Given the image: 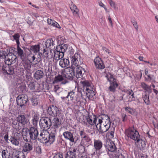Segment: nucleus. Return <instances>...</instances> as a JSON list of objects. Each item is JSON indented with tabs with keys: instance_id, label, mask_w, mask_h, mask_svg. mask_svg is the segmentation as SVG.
I'll use <instances>...</instances> for the list:
<instances>
[{
	"instance_id": "1",
	"label": "nucleus",
	"mask_w": 158,
	"mask_h": 158,
	"mask_svg": "<svg viewBox=\"0 0 158 158\" xmlns=\"http://www.w3.org/2000/svg\"><path fill=\"white\" fill-rule=\"evenodd\" d=\"M110 126V119L108 115H102L98 117V123L96 127L99 133L102 134L107 131Z\"/></svg>"
},
{
	"instance_id": "2",
	"label": "nucleus",
	"mask_w": 158,
	"mask_h": 158,
	"mask_svg": "<svg viewBox=\"0 0 158 158\" xmlns=\"http://www.w3.org/2000/svg\"><path fill=\"white\" fill-rule=\"evenodd\" d=\"M16 121L17 122L14 121L12 124L15 126L18 131H20L22 127L27 126L30 123L28 119L24 115H19Z\"/></svg>"
},
{
	"instance_id": "3",
	"label": "nucleus",
	"mask_w": 158,
	"mask_h": 158,
	"mask_svg": "<svg viewBox=\"0 0 158 158\" xmlns=\"http://www.w3.org/2000/svg\"><path fill=\"white\" fill-rule=\"evenodd\" d=\"M80 83L82 85L83 87V92H85L86 96L88 99H94V96L95 93L93 90L92 86H91V83L88 80H84L81 81Z\"/></svg>"
},
{
	"instance_id": "4",
	"label": "nucleus",
	"mask_w": 158,
	"mask_h": 158,
	"mask_svg": "<svg viewBox=\"0 0 158 158\" xmlns=\"http://www.w3.org/2000/svg\"><path fill=\"white\" fill-rule=\"evenodd\" d=\"M55 134L52 131L50 134L48 132L45 130L43 131L40 134V136L42 137L40 140H42L43 143H49L51 144L55 141Z\"/></svg>"
},
{
	"instance_id": "5",
	"label": "nucleus",
	"mask_w": 158,
	"mask_h": 158,
	"mask_svg": "<svg viewBox=\"0 0 158 158\" xmlns=\"http://www.w3.org/2000/svg\"><path fill=\"white\" fill-rule=\"evenodd\" d=\"M68 48L67 44H61L56 47L54 52V59L58 60L62 58L64 56V53L66 51Z\"/></svg>"
},
{
	"instance_id": "6",
	"label": "nucleus",
	"mask_w": 158,
	"mask_h": 158,
	"mask_svg": "<svg viewBox=\"0 0 158 158\" xmlns=\"http://www.w3.org/2000/svg\"><path fill=\"white\" fill-rule=\"evenodd\" d=\"M125 134L128 138H130L135 141H140L143 142L142 140H139L140 136L139 133L134 129L130 128L126 130L125 131Z\"/></svg>"
},
{
	"instance_id": "7",
	"label": "nucleus",
	"mask_w": 158,
	"mask_h": 158,
	"mask_svg": "<svg viewBox=\"0 0 158 158\" xmlns=\"http://www.w3.org/2000/svg\"><path fill=\"white\" fill-rule=\"evenodd\" d=\"M51 119L47 117L43 118L40 122V125L41 128L45 130L51 127Z\"/></svg>"
},
{
	"instance_id": "8",
	"label": "nucleus",
	"mask_w": 158,
	"mask_h": 158,
	"mask_svg": "<svg viewBox=\"0 0 158 158\" xmlns=\"http://www.w3.org/2000/svg\"><path fill=\"white\" fill-rule=\"evenodd\" d=\"M28 138L31 141H33L37 139L39 133L36 127H30L28 130Z\"/></svg>"
},
{
	"instance_id": "9",
	"label": "nucleus",
	"mask_w": 158,
	"mask_h": 158,
	"mask_svg": "<svg viewBox=\"0 0 158 158\" xmlns=\"http://www.w3.org/2000/svg\"><path fill=\"white\" fill-rule=\"evenodd\" d=\"M61 120L57 118H54L51 121V131L53 132L54 134H56L59 127L61 125Z\"/></svg>"
},
{
	"instance_id": "10",
	"label": "nucleus",
	"mask_w": 158,
	"mask_h": 158,
	"mask_svg": "<svg viewBox=\"0 0 158 158\" xmlns=\"http://www.w3.org/2000/svg\"><path fill=\"white\" fill-rule=\"evenodd\" d=\"M61 74L64 78L72 80L75 75V73L73 68L69 67L65 69L62 72Z\"/></svg>"
},
{
	"instance_id": "11",
	"label": "nucleus",
	"mask_w": 158,
	"mask_h": 158,
	"mask_svg": "<svg viewBox=\"0 0 158 158\" xmlns=\"http://www.w3.org/2000/svg\"><path fill=\"white\" fill-rule=\"evenodd\" d=\"M80 58V56L79 54L77 53H75L73 56L71 57L72 67V68H75L78 67L81 64L78 61V60Z\"/></svg>"
},
{
	"instance_id": "12",
	"label": "nucleus",
	"mask_w": 158,
	"mask_h": 158,
	"mask_svg": "<svg viewBox=\"0 0 158 158\" xmlns=\"http://www.w3.org/2000/svg\"><path fill=\"white\" fill-rule=\"evenodd\" d=\"M5 60L6 64L11 65L16 62V57L14 54H9L5 56Z\"/></svg>"
},
{
	"instance_id": "13",
	"label": "nucleus",
	"mask_w": 158,
	"mask_h": 158,
	"mask_svg": "<svg viewBox=\"0 0 158 158\" xmlns=\"http://www.w3.org/2000/svg\"><path fill=\"white\" fill-rule=\"evenodd\" d=\"M63 135L65 138L69 140L72 143H75L78 139L77 138H76L74 136L73 134L70 131H67L64 132Z\"/></svg>"
},
{
	"instance_id": "14",
	"label": "nucleus",
	"mask_w": 158,
	"mask_h": 158,
	"mask_svg": "<svg viewBox=\"0 0 158 158\" xmlns=\"http://www.w3.org/2000/svg\"><path fill=\"white\" fill-rule=\"evenodd\" d=\"M59 112L58 108L53 105L48 107V113L50 115L52 116H57L59 115Z\"/></svg>"
},
{
	"instance_id": "15",
	"label": "nucleus",
	"mask_w": 158,
	"mask_h": 158,
	"mask_svg": "<svg viewBox=\"0 0 158 158\" xmlns=\"http://www.w3.org/2000/svg\"><path fill=\"white\" fill-rule=\"evenodd\" d=\"M94 62L96 67L98 69H103L105 65L102 59L99 57H97L94 59Z\"/></svg>"
},
{
	"instance_id": "16",
	"label": "nucleus",
	"mask_w": 158,
	"mask_h": 158,
	"mask_svg": "<svg viewBox=\"0 0 158 158\" xmlns=\"http://www.w3.org/2000/svg\"><path fill=\"white\" fill-rule=\"evenodd\" d=\"M106 148L109 151L114 152L116 148L114 143L110 140L107 141L105 145Z\"/></svg>"
},
{
	"instance_id": "17",
	"label": "nucleus",
	"mask_w": 158,
	"mask_h": 158,
	"mask_svg": "<svg viewBox=\"0 0 158 158\" xmlns=\"http://www.w3.org/2000/svg\"><path fill=\"white\" fill-rule=\"evenodd\" d=\"M94 148L96 152L99 151L100 152V151L102 147L103 144L102 142L99 139H94Z\"/></svg>"
},
{
	"instance_id": "18",
	"label": "nucleus",
	"mask_w": 158,
	"mask_h": 158,
	"mask_svg": "<svg viewBox=\"0 0 158 158\" xmlns=\"http://www.w3.org/2000/svg\"><path fill=\"white\" fill-rule=\"evenodd\" d=\"M62 74H58V75L55 77L54 81H53V83H58L61 82V84H65L67 82V81L65 80Z\"/></svg>"
},
{
	"instance_id": "19",
	"label": "nucleus",
	"mask_w": 158,
	"mask_h": 158,
	"mask_svg": "<svg viewBox=\"0 0 158 158\" xmlns=\"http://www.w3.org/2000/svg\"><path fill=\"white\" fill-rule=\"evenodd\" d=\"M98 118H96L95 115L92 116H89L86 117V120L88 123L90 125H93L96 124V121L98 120Z\"/></svg>"
},
{
	"instance_id": "20",
	"label": "nucleus",
	"mask_w": 158,
	"mask_h": 158,
	"mask_svg": "<svg viewBox=\"0 0 158 158\" xmlns=\"http://www.w3.org/2000/svg\"><path fill=\"white\" fill-rule=\"evenodd\" d=\"M10 65H6L5 66H3L2 68V70L5 73L9 75H12L14 73V70Z\"/></svg>"
},
{
	"instance_id": "21",
	"label": "nucleus",
	"mask_w": 158,
	"mask_h": 158,
	"mask_svg": "<svg viewBox=\"0 0 158 158\" xmlns=\"http://www.w3.org/2000/svg\"><path fill=\"white\" fill-rule=\"evenodd\" d=\"M28 130L29 129L27 128L24 127H22V129L20 131H19V132L21 131V134L24 140L27 142H28V139H27V138H28Z\"/></svg>"
},
{
	"instance_id": "22",
	"label": "nucleus",
	"mask_w": 158,
	"mask_h": 158,
	"mask_svg": "<svg viewBox=\"0 0 158 158\" xmlns=\"http://www.w3.org/2000/svg\"><path fill=\"white\" fill-rule=\"evenodd\" d=\"M60 65L62 68H69V65L70 64L69 61L68 59H61L59 61Z\"/></svg>"
},
{
	"instance_id": "23",
	"label": "nucleus",
	"mask_w": 158,
	"mask_h": 158,
	"mask_svg": "<svg viewBox=\"0 0 158 158\" xmlns=\"http://www.w3.org/2000/svg\"><path fill=\"white\" fill-rule=\"evenodd\" d=\"M33 149V146L32 144L27 142L25 143L23 147L22 152L28 153Z\"/></svg>"
},
{
	"instance_id": "24",
	"label": "nucleus",
	"mask_w": 158,
	"mask_h": 158,
	"mask_svg": "<svg viewBox=\"0 0 158 158\" xmlns=\"http://www.w3.org/2000/svg\"><path fill=\"white\" fill-rule=\"evenodd\" d=\"M106 77L108 80L110 82V84L114 85L116 86H118V85L117 82V80L114 77L113 75L110 73L107 75Z\"/></svg>"
},
{
	"instance_id": "25",
	"label": "nucleus",
	"mask_w": 158,
	"mask_h": 158,
	"mask_svg": "<svg viewBox=\"0 0 158 158\" xmlns=\"http://www.w3.org/2000/svg\"><path fill=\"white\" fill-rule=\"evenodd\" d=\"M76 71V76L77 78L81 77H82L83 74H84L85 72L84 69L80 66L77 67Z\"/></svg>"
},
{
	"instance_id": "26",
	"label": "nucleus",
	"mask_w": 158,
	"mask_h": 158,
	"mask_svg": "<svg viewBox=\"0 0 158 158\" xmlns=\"http://www.w3.org/2000/svg\"><path fill=\"white\" fill-rule=\"evenodd\" d=\"M18 134H19L17 132L15 133L14 136H11L9 139L13 144L16 146H18L19 145V142L18 141L19 139H17V138L16 137Z\"/></svg>"
},
{
	"instance_id": "27",
	"label": "nucleus",
	"mask_w": 158,
	"mask_h": 158,
	"mask_svg": "<svg viewBox=\"0 0 158 158\" xmlns=\"http://www.w3.org/2000/svg\"><path fill=\"white\" fill-rule=\"evenodd\" d=\"M54 45V40L52 38H50L47 40L45 43V45L46 48H52Z\"/></svg>"
},
{
	"instance_id": "28",
	"label": "nucleus",
	"mask_w": 158,
	"mask_h": 158,
	"mask_svg": "<svg viewBox=\"0 0 158 158\" xmlns=\"http://www.w3.org/2000/svg\"><path fill=\"white\" fill-rule=\"evenodd\" d=\"M70 8L74 16L79 15V10L77 8L75 5L73 4H72L70 5Z\"/></svg>"
},
{
	"instance_id": "29",
	"label": "nucleus",
	"mask_w": 158,
	"mask_h": 158,
	"mask_svg": "<svg viewBox=\"0 0 158 158\" xmlns=\"http://www.w3.org/2000/svg\"><path fill=\"white\" fill-rule=\"evenodd\" d=\"M17 54L22 59H23L24 56L23 50L19 47V45H17Z\"/></svg>"
},
{
	"instance_id": "30",
	"label": "nucleus",
	"mask_w": 158,
	"mask_h": 158,
	"mask_svg": "<svg viewBox=\"0 0 158 158\" xmlns=\"http://www.w3.org/2000/svg\"><path fill=\"white\" fill-rule=\"evenodd\" d=\"M76 152V149L74 148H70L69 151L66 154V155H69V157H75Z\"/></svg>"
},
{
	"instance_id": "31",
	"label": "nucleus",
	"mask_w": 158,
	"mask_h": 158,
	"mask_svg": "<svg viewBox=\"0 0 158 158\" xmlns=\"http://www.w3.org/2000/svg\"><path fill=\"white\" fill-rule=\"evenodd\" d=\"M12 158H26V157L23 152H19L17 153H14L12 155Z\"/></svg>"
},
{
	"instance_id": "32",
	"label": "nucleus",
	"mask_w": 158,
	"mask_h": 158,
	"mask_svg": "<svg viewBox=\"0 0 158 158\" xmlns=\"http://www.w3.org/2000/svg\"><path fill=\"white\" fill-rule=\"evenodd\" d=\"M44 73L42 71L38 70L34 74L35 78L37 80L42 78L43 76Z\"/></svg>"
},
{
	"instance_id": "33",
	"label": "nucleus",
	"mask_w": 158,
	"mask_h": 158,
	"mask_svg": "<svg viewBox=\"0 0 158 158\" xmlns=\"http://www.w3.org/2000/svg\"><path fill=\"white\" fill-rule=\"evenodd\" d=\"M47 21L49 25H51L54 27H55L57 28L60 27V25L57 23L52 19H48Z\"/></svg>"
},
{
	"instance_id": "34",
	"label": "nucleus",
	"mask_w": 158,
	"mask_h": 158,
	"mask_svg": "<svg viewBox=\"0 0 158 158\" xmlns=\"http://www.w3.org/2000/svg\"><path fill=\"white\" fill-rule=\"evenodd\" d=\"M44 56L47 60H49L52 57V54L51 51H50V54L47 51H46L45 49L44 50L43 53Z\"/></svg>"
},
{
	"instance_id": "35",
	"label": "nucleus",
	"mask_w": 158,
	"mask_h": 158,
	"mask_svg": "<svg viewBox=\"0 0 158 158\" xmlns=\"http://www.w3.org/2000/svg\"><path fill=\"white\" fill-rule=\"evenodd\" d=\"M14 98H16V99H28L27 96L25 94H21L18 95V94L14 95L13 94Z\"/></svg>"
},
{
	"instance_id": "36",
	"label": "nucleus",
	"mask_w": 158,
	"mask_h": 158,
	"mask_svg": "<svg viewBox=\"0 0 158 158\" xmlns=\"http://www.w3.org/2000/svg\"><path fill=\"white\" fill-rule=\"evenodd\" d=\"M16 101L17 105L21 107L26 103L27 100V99H16Z\"/></svg>"
},
{
	"instance_id": "37",
	"label": "nucleus",
	"mask_w": 158,
	"mask_h": 158,
	"mask_svg": "<svg viewBox=\"0 0 158 158\" xmlns=\"http://www.w3.org/2000/svg\"><path fill=\"white\" fill-rule=\"evenodd\" d=\"M40 47L39 45L32 46L31 48V49L34 53L38 52L40 51Z\"/></svg>"
},
{
	"instance_id": "38",
	"label": "nucleus",
	"mask_w": 158,
	"mask_h": 158,
	"mask_svg": "<svg viewBox=\"0 0 158 158\" xmlns=\"http://www.w3.org/2000/svg\"><path fill=\"white\" fill-rule=\"evenodd\" d=\"M115 155V158H129V157L126 154H122L118 153L117 152H116Z\"/></svg>"
},
{
	"instance_id": "39",
	"label": "nucleus",
	"mask_w": 158,
	"mask_h": 158,
	"mask_svg": "<svg viewBox=\"0 0 158 158\" xmlns=\"http://www.w3.org/2000/svg\"><path fill=\"white\" fill-rule=\"evenodd\" d=\"M14 39L16 41L17 45H20V43L19 41L20 35L19 33H15L13 35Z\"/></svg>"
},
{
	"instance_id": "40",
	"label": "nucleus",
	"mask_w": 158,
	"mask_h": 158,
	"mask_svg": "<svg viewBox=\"0 0 158 158\" xmlns=\"http://www.w3.org/2000/svg\"><path fill=\"white\" fill-rule=\"evenodd\" d=\"M125 110L132 115L135 114H136L135 111L133 109L128 107H126L125 108Z\"/></svg>"
},
{
	"instance_id": "41",
	"label": "nucleus",
	"mask_w": 158,
	"mask_h": 158,
	"mask_svg": "<svg viewBox=\"0 0 158 158\" xmlns=\"http://www.w3.org/2000/svg\"><path fill=\"white\" fill-rule=\"evenodd\" d=\"M69 97L71 99H73L76 97V94L73 90L70 91L69 93L66 98H68Z\"/></svg>"
},
{
	"instance_id": "42",
	"label": "nucleus",
	"mask_w": 158,
	"mask_h": 158,
	"mask_svg": "<svg viewBox=\"0 0 158 158\" xmlns=\"http://www.w3.org/2000/svg\"><path fill=\"white\" fill-rule=\"evenodd\" d=\"M141 87L144 90L146 91H149L151 87L144 82L141 83Z\"/></svg>"
},
{
	"instance_id": "43",
	"label": "nucleus",
	"mask_w": 158,
	"mask_h": 158,
	"mask_svg": "<svg viewBox=\"0 0 158 158\" xmlns=\"http://www.w3.org/2000/svg\"><path fill=\"white\" fill-rule=\"evenodd\" d=\"M36 83L34 82H30L28 84V87L31 90L35 91V89Z\"/></svg>"
},
{
	"instance_id": "44",
	"label": "nucleus",
	"mask_w": 158,
	"mask_h": 158,
	"mask_svg": "<svg viewBox=\"0 0 158 158\" xmlns=\"http://www.w3.org/2000/svg\"><path fill=\"white\" fill-rule=\"evenodd\" d=\"M38 120V117L37 115H35L32 119V123L34 126V127H36L37 126Z\"/></svg>"
},
{
	"instance_id": "45",
	"label": "nucleus",
	"mask_w": 158,
	"mask_h": 158,
	"mask_svg": "<svg viewBox=\"0 0 158 158\" xmlns=\"http://www.w3.org/2000/svg\"><path fill=\"white\" fill-rule=\"evenodd\" d=\"M42 89V88L41 85L38 83H36L35 89L34 91L39 92Z\"/></svg>"
},
{
	"instance_id": "46",
	"label": "nucleus",
	"mask_w": 158,
	"mask_h": 158,
	"mask_svg": "<svg viewBox=\"0 0 158 158\" xmlns=\"http://www.w3.org/2000/svg\"><path fill=\"white\" fill-rule=\"evenodd\" d=\"M139 140H142L143 142L140 141H136V142L138 143L139 145V147L140 148H143L145 146L144 142L143 141L142 139H140V138H139Z\"/></svg>"
},
{
	"instance_id": "47",
	"label": "nucleus",
	"mask_w": 158,
	"mask_h": 158,
	"mask_svg": "<svg viewBox=\"0 0 158 158\" xmlns=\"http://www.w3.org/2000/svg\"><path fill=\"white\" fill-rule=\"evenodd\" d=\"M2 153V158H7L8 156V151L7 150H3Z\"/></svg>"
},
{
	"instance_id": "48",
	"label": "nucleus",
	"mask_w": 158,
	"mask_h": 158,
	"mask_svg": "<svg viewBox=\"0 0 158 158\" xmlns=\"http://www.w3.org/2000/svg\"><path fill=\"white\" fill-rule=\"evenodd\" d=\"M118 86H116L115 85L110 84L109 87V90L111 92H114L115 91V89Z\"/></svg>"
},
{
	"instance_id": "49",
	"label": "nucleus",
	"mask_w": 158,
	"mask_h": 158,
	"mask_svg": "<svg viewBox=\"0 0 158 158\" xmlns=\"http://www.w3.org/2000/svg\"><path fill=\"white\" fill-rule=\"evenodd\" d=\"M82 139L83 140L86 142H89L91 141V139L87 135L84 136Z\"/></svg>"
},
{
	"instance_id": "50",
	"label": "nucleus",
	"mask_w": 158,
	"mask_h": 158,
	"mask_svg": "<svg viewBox=\"0 0 158 158\" xmlns=\"http://www.w3.org/2000/svg\"><path fill=\"white\" fill-rule=\"evenodd\" d=\"M127 93L128 95L129 96L131 95V96L130 97V98H134V92L132 91V90H128L127 91Z\"/></svg>"
},
{
	"instance_id": "51",
	"label": "nucleus",
	"mask_w": 158,
	"mask_h": 158,
	"mask_svg": "<svg viewBox=\"0 0 158 158\" xmlns=\"http://www.w3.org/2000/svg\"><path fill=\"white\" fill-rule=\"evenodd\" d=\"M73 100H75L77 101L76 99H70L68 101V102L67 104L69 105H71V106H73L74 104L75 103V101H73Z\"/></svg>"
},
{
	"instance_id": "52",
	"label": "nucleus",
	"mask_w": 158,
	"mask_h": 158,
	"mask_svg": "<svg viewBox=\"0 0 158 158\" xmlns=\"http://www.w3.org/2000/svg\"><path fill=\"white\" fill-rule=\"evenodd\" d=\"M108 2L111 6L114 8H115V3L112 0H108Z\"/></svg>"
},
{
	"instance_id": "53",
	"label": "nucleus",
	"mask_w": 158,
	"mask_h": 158,
	"mask_svg": "<svg viewBox=\"0 0 158 158\" xmlns=\"http://www.w3.org/2000/svg\"><path fill=\"white\" fill-rule=\"evenodd\" d=\"M53 158H63V155L60 154H55L53 157Z\"/></svg>"
},
{
	"instance_id": "54",
	"label": "nucleus",
	"mask_w": 158,
	"mask_h": 158,
	"mask_svg": "<svg viewBox=\"0 0 158 158\" xmlns=\"http://www.w3.org/2000/svg\"><path fill=\"white\" fill-rule=\"evenodd\" d=\"M147 78H146V79L148 81H151L153 80V76L152 75H151L149 74L147 76Z\"/></svg>"
},
{
	"instance_id": "55",
	"label": "nucleus",
	"mask_w": 158,
	"mask_h": 158,
	"mask_svg": "<svg viewBox=\"0 0 158 158\" xmlns=\"http://www.w3.org/2000/svg\"><path fill=\"white\" fill-rule=\"evenodd\" d=\"M132 22V24H133L134 26V27L135 28V29L137 30H138V27L137 23L135 21Z\"/></svg>"
},
{
	"instance_id": "56",
	"label": "nucleus",
	"mask_w": 158,
	"mask_h": 158,
	"mask_svg": "<svg viewBox=\"0 0 158 158\" xmlns=\"http://www.w3.org/2000/svg\"><path fill=\"white\" fill-rule=\"evenodd\" d=\"M32 104L33 105H37L38 103L37 99H31Z\"/></svg>"
},
{
	"instance_id": "57",
	"label": "nucleus",
	"mask_w": 158,
	"mask_h": 158,
	"mask_svg": "<svg viewBox=\"0 0 158 158\" xmlns=\"http://www.w3.org/2000/svg\"><path fill=\"white\" fill-rule=\"evenodd\" d=\"M4 138L6 142L7 143H8V134H6L4 136Z\"/></svg>"
},
{
	"instance_id": "58",
	"label": "nucleus",
	"mask_w": 158,
	"mask_h": 158,
	"mask_svg": "<svg viewBox=\"0 0 158 158\" xmlns=\"http://www.w3.org/2000/svg\"><path fill=\"white\" fill-rule=\"evenodd\" d=\"M102 50L106 53L109 54L110 53L109 50L106 47H103L102 48Z\"/></svg>"
},
{
	"instance_id": "59",
	"label": "nucleus",
	"mask_w": 158,
	"mask_h": 158,
	"mask_svg": "<svg viewBox=\"0 0 158 158\" xmlns=\"http://www.w3.org/2000/svg\"><path fill=\"white\" fill-rule=\"evenodd\" d=\"M60 88V87L59 85H55L54 87L53 90L55 92H56Z\"/></svg>"
},
{
	"instance_id": "60",
	"label": "nucleus",
	"mask_w": 158,
	"mask_h": 158,
	"mask_svg": "<svg viewBox=\"0 0 158 158\" xmlns=\"http://www.w3.org/2000/svg\"><path fill=\"white\" fill-rule=\"evenodd\" d=\"M87 135L83 131H81L80 132V135L81 137L82 138H83L84 136L86 135Z\"/></svg>"
},
{
	"instance_id": "61",
	"label": "nucleus",
	"mask_w": 158,
	"mask_h": 158,
	"mask_svg": "<svg viewBox=\"0 0 158 158\" xmlns=\"http://www.w3.org/2000/svg\"><path fill=\"white\" fill-rule=\"evenodd\" d=\"M113 131L112 130L110 132H109V134H110V135L111 136V138H113L114 137V129L113 128Z\"/></svg>"
},
{
	"instance_id": "62",
	"label": "nucleus",
	"mask_w": 158,
	"mask_h": 158,
	"mask_svg": "<svg viewBox=\"0 0 158 158\" xmlns=\"http://www.w3.org/2000/svg\"><path fill=\"white\" fill-rule=\"evenodd\" d=\"M108 21H109V22L110 23L111 26H112L113 23H112V21L111 20V18L110 17V15L108 16Z\"/></svg>"
},
{
	"instance_id": "63",
	"label": "nucleus",
	"mask_w": 158,
	"mask_h": 158,
	"mask_svg": "<svg viewBox=\"0 0 158 158\" xmlns=\"http://www.w3.org/2000/svg\"><path fill=\"white\" fill-rule=\"evenodd\" d=\"M32 15L33 16L37 18L39 17V14L37 13H32Z\"/></svg>"
},
{
	"instance_id": "64",
	"label": "nucleus",
	"mask_w": 158,
	"mask_h": 158,
	"mask_svg": "<svg viewBox=\"0 0 158 158\" xmlns=\"http://www.w3.org/2000/svg\"><path fill=\"white\" fill-rule=\"evenodd\" d=\"M143 100L147 105H148L149 104V99H143Z\"/></svg>"
}]
</instances>
